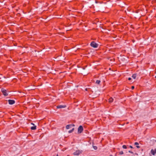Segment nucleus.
Here are the masks:
<instances>
[{
	"mask_svg": "<svg viewBox=\"0 0 156 156\" xmlns=\"http://www.w3.org/2000/svg\"><path fill=\"white\" fill-rule=\"evenodd\" d=\"M129 153H132V154H133V152L132 151H129Z\"/></svg>",
	"mask_w": 156,
	"mask_h": 156,
	"instance_id": "obj_20",
	"label": "nucleus"
},
{
	"mask_svg": "<svg viewBox=\"0 0 156 156\" xmlns=\"http://www.w3.org/2000/svg\"><path fill=\"white\" fill-rule=\"evenodd\" d=\"M90 45L93 48H96L98 47V44L94 41H92L90 44Z\"/></svg>",
	"mask_w": 156,
	"mask_h": 156,
	"instance_id": "obj_2",
	"label": "nucleus"
},
{
	"mask_svg": "<svg viewBox=\"0 0 156 156\" xmlns=\"http://www.w3.org/2000/svg\"><path fill=\"white\" fill-rule=\"evenodd\" d=\"M74 128H73L71 130H69L68 131V133H72L73 131L74 130Z\"/></svg>",
	"mask_w": 156,
	"mask_h": 156,
	"instance_id": "obj_13",
	"label": "nucleus"
},
{
	"mask_svg": "<svg viewBox=\"0 0 156 156\" xmlns=\"http://www.w3.org/2000/svg\"><path fill=\"white\" fill-rule=\"evenodd\" d=\"M101 82V81L99 80H97L96 82V83L98 84H99Z\"/></svg>",
	"mask_w": 156,
	"mask_h": 156,
	"instance_id": "obj_14",
	"label": "nucleus"
},
{
	"mask_svg": "<svg viewBox=\"0 0 156 156\" xmlns=\"http://www.w3.org/2000/svg\"><path fill=\"white\" fill-rule=\"evenodd\" d=\"M155 78H156V76H155Z\"/></svg>",
	"mask_w": 156,
	"mask_h": 156,
	"instance_id": "obj_25",
	"label": "nucleus"
},
{
	"mask_svg": "<svg viewBox=\"0 0 156 156\" xmlns=\"http://www.w3.org/2000/svg\"><path fill=\"white\" fill-rule=\"evenodd\" d=\"M135 145H136V147H137V148H140V147L138 145L139 143H138L136 142H135Z\"/></svg>",
	"mask_w": 156,
	"mask_h": 156,
	"instance_id": "obj_10",
	"label": "nucleus"
},
{
	"mask_svg": "<svg viewBox=\"0 0 156 156\" xmlns=\"http://www.w3.org/2000/svg\"><path fill=\"white\" fill-rule=\"evenodd\" d=\"M8 102L10 105H12L15 103V101L13 100H8Z\"/></svg>",
	"mask_w": 156,
	"mask_h": 156,
	"instance_id": "obj_6",
	"label": "nucleus"
},
{
	"mask_svg": "<svg viewBox=\"0 0 156 156\" xmlns=\"http://www.w3.org/2000/svg\"><path fill=\"white\" fill-rule=\"evenodd\" d=\"M128 80H131V78L130 77H129L128 78Z\"/></svg>",
	"mask_w": 156,
	"mask_h": 156,
	"instance_id": "obj_19",
	"label": "nucleus"
},
{
	"mask_svg": "<svg viewBox=\"0 0 156 156\" xmlns=\"http://www.w3.org/2000/svg\"><path fill=\"white\" fill-rule=\"evenodd\" d=\"M83 130V128L82 126H80L78 128V133H82Z\"/></svg>",
	"mask_w": 156,
	"mask_h": 156,
	"instance_id": "obj_3",
	"label": "nucleus"
},
{
	"mask_svg": "<svg viewBox=\"0 0 156 156\" xmlns=\"http://www.w3.org/2000/svg\"><path fill=\"white\" fill-rule=\"evenodd\" d=\"M134 87L133 86H132L131 87L132 89L133 90L134 89Z\"/></svg>",
	"mask_w": 156,
	"mask_h": 156,
	"instance_id": "obj_18",
	"label": "nucleus"
},
{
	"mask_svg": "<svg viewBox=\"0 0 156 156\" xmlns=\"http://www.w3.org/2000/svg\"><path fill=\"white\" fill-rule=\"evenodd\" d=\"M36 129V126H32L31 128V129L32 130H35Z\"/></svg>",
	"mask_w": 156,
	"mask_h": 156,
	"instance_id": "obj_12",
	"label": "nucleus"
},
{
	"mask_svg": "<svg viewBox=\"0 0 156 156\" xmlns=\"http://www.w3.org/2000/svg\"><path fill=\"white\" fill-rule=\"evenodd\" d=\"M72 126V125H68L66 126V129H70Z\"/></svg>",
	"mask_w": 156,
	"mask_h": 156,
	"instance_id": "obj_8",
	"label": "nucleus"
},
{
	"mask_svg": "<svg viewBox=\"0 0 156 156\" xmlns=\"http://www.w3.org/2000/svg\"><path fill=\"white\" fill-rule=\"evenodd\" d=\"M129 147L131 148H133V147L131 146H130Z\"/></svg>",
	"mask_w": 156,
	"mask_h": 156,
	"instance_id": "obj_21",
	"label": "nucleus"
},
{
	"mask_svg": "<svg viewBox=\"0 0 156 156\" xmlns=\"http://www.w3.org/2000/svg\"><path fill=\"white\" fill-rule=\"evenodd\" d=\"M136 77V74H133L132 76V77L134 79H135Z\"/></svg>",
	"mask_w": 156,
	"mask_h": 156,
	"instance_id": "obj_9",
	"label": "nucleus"
},
{
	"mask_svg": "<svg viewBox=\"0 0 156 156\" xmlns=\"http://www.w3.org/2000/svg\"><path fill=\"white\" fill-rule=\"evenodd\" d=\"M122 148L124 149H126V146L125 145H123L122 146Z\"/></svg>",
	"mask_w": 156,
	"mask_h": 156,
	"instance_id": "obj_15",
	"label": "nucleus"
},
{
	"mask_svg": "<svg viewBox=\"0 0 156 156\" xmlns=\"http://www.w3.org/2000/svg\"><path fill=\"white\" fill-rule=\"evenodd\" d=\"M87 90V89H86V90Z\"/></svg>",
	"mask_w": 156,
	"mask_h": 156,
	"instance_id": "obj_23",
	"label": "nucleus"
},
{
	"mask_svg": "<svg viewBox=\"0 0 156 156\" xmlns=\"http://www.w3.org/2000/svg\"><path fill=\"white\" fill-rule=\"evenodd\" d=\"M113 99L112 98H111L109 99V102L110 103H111L113 101Z\"/></svg>",
	"mask_w": 156,
	"mask_h": 156,
	"instance_id": "obj_11",
	"label": "nucleus"
},
{
	"mask_svg": "<svg viewBox=\"0 0 156 156\" xmlns=\"http://www.w3.org/2000/svg\"><path fill=\"white\" fill-rule=\"evenodd\" d=\"M119 154H123V152L122 151H121L120 152Z\"/></svg>",
	"mask_w": 156,
	"mask_h": 156,
	"instance_id": "obj_17",
	"label": "nucleus"
},
{
	"mask_svg": "<svg viewBox=\"0 0 156 156\" xmlns=\"http://www.w3.org/2000/svg\"><path fill=\"white\" fill-rule=\"evenodd\" d=\"M82 153V151L79 150H77L74 152L73 154L75 155H78Z\"/></svg>",
	"mask_w": 156,
	"mask_h": 156,
	"instance_id": "obj_4",
	"label": "nucleus"
},
{
	"mask_svg": "<svg viewBox=\"0 0 156 156\" xmlns=\"http://www.w3.org/2000/svg\"><path fill=\"white\" fill-rule=\"evenodd\" d=\"M151 154L153 155H154L155 154H156V149H155L154 150L151 149Z\"/></svg>",
	"mask_w": 156,
	"mask_h": 156,
	"instance_id": "obj_5",
	"label": "nucleus"
},
{
	"mask_svg": "<svg viewBox=\"0 0 156 156\" xmlns=\"http://www.w3.org/2000/svg\"><path fill=\"white\" fill-rule=\"evenodd\" d=\"M1 91L4 96H7L8 95V92L4 88H2L1 89Z\"/></svg>",
	"mask_w": 156,
	"mask_h": 156,
	"instance_id": "obj_1",
	"label": "nucleus"
},
{
	"mask_svg": "<svg viewBox=\"0 0 156 156\" xmlns=\"http://www.w3.org/2000/svg\"><path fill=\"white\" fill-rule=\"evenodd\" d=\"M93 148L94 150H97V147L96 146H93Z\"/></svg>",
	"mask_w": 156,
	"mask_h": 156,
	"instance_id": "obj_16",
	"label": "nucleus"
},
{
	"mask_svg": "<svg viewBox=\"0 0 156 156\" xmlns=\"http://www.w3.org/2000/svg\"><path fill=\"white\" fill-rule=\"evenodd\" d=\"M66 107L65 105H60L58 106L57 107L58 108H64Z\"/></svg>",
	"mask_w": 156,
	"mask_h": 156,
	"instance_id": "obj_7",
	"label": "nucleus"
},
{
	"mask_svg": "<svg viewBox=\"0 0 156 156\" xmlns=\"http://www.w3.org/2000/svg\"><path fill=\"white\" fill-rule=\"evenodd\" d=\"M109 156H113L112 155H110Z\"/></svg>",
	"mask_w": 156,
	"mask_h": 156,
	"instance_id": "obj_24",
	"label": "nucleus"
},
{
	"mask_svg": "<svg viewBox=\"0 0 156 156\" xmlns=\"http://www.w3.org/2000/svg\"><path fill=\"white\" fill-rule=\"evenodd\" d=\"M95 2H96V3H98V2H97V1H95Z\"/></svg>",
	"mask_w": 156,
	"mask_h": 156,
	"instance_id": "obj_22",
	"label": "nucleus"
}]
</instances>
